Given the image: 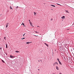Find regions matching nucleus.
<instances>
[{"label":"nucleus","mask_w":74,"mask_h":74,"mask_svg":"<svg viewBox=\"0 0 74 74\" xmlns=\"http://www.w3.org/2000/svg\"><path fill=\"white\" fill-rule=\"evenodd\" d=\"M56 64L58 65V63L57 62H55L53 64V66H55Z\"/></svg>","instance_id":"f257e3e1"},{"label":"nucleus","mask_w":74,"mask_h":74,"mask_svg":"<svg viewBox=\"0 0 74 74\" xmlns=\"http://www.w3.org/2000/svg\"><path fill=\"white\" fill-rule=\"evenodd\" d=\"M61 18L62 19H64L65 18V16H63V17H61Z\"/></svg>","instance_id":"f03ea898"},{"label":"nucleus","mask_w":74,"mask_h":74,"mask_svg":"<svg viewBox=\"0 0 74 74\" xmlns=\"http://www.w3.org/2000/svg\"><path fill=\"white\" fill-rule=\"evenodd\" d=\"M8 25H9V23H7L6 24V28L7 27H8Z\"/></svg>","instance_id":"7ed1b4c3"},{"label":"nucleus","mask_w":74,"mask_h":74,"mask_svg":"<svg viewBox=\"0 0 74 74\" xmlns=\"http://www.w3.org/2000/svg\"><path fill=\"white\" fill-rule=\"evenodd\" d=\"M65 11L66 13H69V11L68 10H65Z\"/></svg>","instance_id":"20e7f679"},{"label":"nucleus","mask_w":74,"mask_h":74,"mask_svg":"<svg viewBox=\"0 0 74 74\" xmlns=\"http://www.w3.org/2000/svg\"><path fill=\"white\" fill-rule=\"evenodd\" d=\"M50 5L51 6H52V7H55V5Z\"/></svg>","instance_id":"39448f33"},{"label":"nucleus","mask_w":74,"mask_h":74,"mask_svg":"<svg viewBox=\"0 0 74 74\" xmlns=\"http://www.w3.org/2000/svg\"><path fill=\"white\" fill-rule=\"evenodd\" d=\"M56 69H57L58 70H59V68H58V66H56Z\"/></svg>","instance_id":"423d86ee"},{"label":"nucleus","mask_w":74,"mask_h":74,"mask_svg":"<svg viewBox=\"0 0 74 74\" xmlns=\"http://www.w3.org/2000/svg\"><path fill=\"white\" fill-rule=\"evenodd\" d=\"M45 45H46V46H47V47H48L49 46H48V44H46V43H45Z\"/></svg>","instance_id":"0eeeda50"},{"label":"nucleus","mask_w":74,"mask_h":74,"mask_svg":"<svg viewBox=\"0 0 74 74\" xmlns=\"http://www.w3.org/2000/svg\"><path fill=\"white\" fill-rule=\"evenodd\" d=\"M30 26H32V27H34V26L33 25H32V24H30Z\"/></svg>","instance_id":"6e6552de"},{"label":"nucleus","mask_w":74,"mask_h":74,"mask_svg":"<svg viewBox=\"0 0 74 74\" xmlns=\"http://www.w3.org/2000/svg\"><path fill=\"white\" fill-rule=\"evenodd\" d=\"M10 58H13V56H12L11 55H10Z\"/></svg>","instance_id":"1a4fd4ad"},{"label":"nucleus","mask_w":74,"mask_h":74,"mask_svg":"<svg viewBox=\"0 0 74 74\" xmlns=\"http://www.w3.org/2000/svg\"><path fill=\"white\" fill-rule=\"evenodd\" d=\"M32 42H27L26 43V44H29V43H31Z\"/></svg>","instance_id":"9d476101"},{"label":"nucleus","mask_w":74,"mask_h":74,"mask_svg":"<svg viewBox=\"0 0 74 74\" xmlns=\"http://www.w3.org/2000/svg\"><path fill=\"white\" fill-rule=\"evenodd\" d=\"M10 9H11V10H12V8H11V6H10Z\"/></svg>","instance_id":"9b49d317"},{"label":"nucleus","mask_w":74,"mask_h":74,"mask_svg":"<svg viewBox=\"0 0 74 74\" xmlns=\"http://www.w3.org/2000/svg\"><path fill=\"white\" fill-rule=\"evenodd\" d=\"M6 48H8V47L7 46V44H6Z\"/></svg>","instance_id":"f8f14e48"},{"label":"nucleus","mask_w":74,"mask_h":74,"mask_svg":"<svg viewBox=\"0 0 74 74\" xmlns=\"http://www.w3.org/2000/svg\"><path fill=\"white\" fill-rule=\"evenodd\" d=\"M2 62H3V63L5 62H4V60H2Z\"/></svg>","instance_id":"ddd939ff"},{"label":"nucleus","mask_w":74,"mask_h":74,"mask_svg":"<svg viewBox=\"0 0 74 74\" xmlns=\"http://www.w3.org/2000/svg\"><path fill=\"white\" fill-rule=\"evenodd\" d=\"M16 52L18 53V52H19V51H16Z\"/></svg>","instance_id":"4468645a"},{"label":"nucleus","mask_w":74,"mask_h":74,"mask_svg":"<svg viewBox=\"0 0 74 74\" xmlns=\"http://www.w3.org/2000/svg\"><path fill=\"white\" fill-rule=\"evenodd\" d=\"M58 62H59L60 64H61V65H62V64H61V62H60V61H58Z\"/></svg>","instance_id":"2eb2a0df"},{"label":"nucleus","mask_w":74,"mask_h":74,"mask_svg":"<svg viewBox=\"0 0 74 74\" xmlns=\"http://www.w3.org/2000/svg\"><path fill=\"white\" fill-rule=\"evenodd\" d=\"M34 14L35 15H36V13L34 12Z\"/></svg>","instance_id":"dca6fc26"},{"label":"nucleus","mask_w":74,"mask_h":74,"mask_svg":"<svg viewBox=\"0 0 74 74\" xmlns=\"http://www.w3.org/2000/svg\"><path fill=\"white\" fill-rule=\"evenodd\" d=\"M29 23L30 25H31V24H32V22H31V21L29 22Z\"/></svg>","instance_id":"f3484780"},{"label":"nucleus","mask_w":74,"mask_h":74,"mask_svg":"<svg viewBox=\"0 0 74 74\" xmlns=\"http://www.w3.org/2000/svg\"><path fill=\"white\" fill-rule=\"evenodd\" d=\"M57 60L58 61V62L60 61H59V59L58 58L57 59Z\"/></svg>","instance_id":"a211bd4d"},{"label":"nucleus","mask_w":74,"mask_h":74,"mask_svg":"<svg viewBox=\"0 0 74 74\" xmlns=\"http://www.w3.org/2000/svg\"><path fill=\"white\" fill-rule=\"evenodd\" d=\"M57 4L58 5H60V4H59L58 3H57Z\"/></svg>","instance_id":"6ab92c4d"},{"label":"nucleus","mask_w":74,"mask_h":74,"mask_svg":"<svg viewBox=\"0 0 74 74\" xmlns=\"http://www.w3.org/2000/svg\"><path fill=\"white\" fill-rule=\"evenodd\" d=\"M25 38H21V40H23V39H25Z\"/></svg>","instance_id":"aec40b11"},{"label":"nucleus","mask_w":74,"mask_h":74,"mask_svg":"<svg viewBox=\"0 0 74 74\" xmlns=\"http://www.w3.org/2000/svg\"><path fill=\"white\" fill-rule=\"evenodd\" d=\"M6 38V37H4V39H5Z\"/></svg>","instance_id":"412c9836"},{"label":"nucleus","mask_w":74,"mask_h":74,"mask_svg":"<svg viewBox=\"0 0 74 74\" xmlns=\"http://www.w3.org/2000/svg\"><path fill=\"white\" fill-rule=\"evenodd\" d=\"M34 36H36V37H37V36H36L35 35H34Z\"/></svg>","instance_id":"4be33fe9"},{"label":"nucleus","mask_w":74,"mask_h":74,"mask_svg":"<svg viewBox=\"0 0 74 74\" xmlns=\"http://www.w3.org/2000/svg\"><path fill=\"white\" fill-rule=\"evenodd\" d=\"M29 22H31L30 20H29Z\"/></svg>","instance_id":"5701e85b"},{"label":"nucleus","mask_w":74,"mask_h":74,"mask_svg":"<svg viewBox=\"0 0 74 74\" xmlns=\"http://www.w3.org/2000/svg\"><path fill=\"white\" fill-rule=\"evenodd\" d=\"M37 27H39V26H38Z\"/></svg>","instance_id":"b1692460"},{"label":"nucleus","mask_w":74,"mask_h":74,"mask_svg":"<svg viewBox=\"0 0 74 74\" xmlns=\"http://www.w3.org/2000/svg\"><path fill=\"white\" fill-rule=\"evenodd\" d=\"M69 29H67V30H69Z\"/></svg>","instance_id":"393cba45"},{"label":"nucleus","mask_w":74,"mask_h":74,"mask_svg":"<svg viewBox=\"0 0 74 74\" xmlns=\"http://www.w3.org/2000/svg\"><path fill=\"white\" fill-rule=\"evenodd\" d=\"M23 25H24V23H23Z\"/></svg>","instance_id":"a878e982"},{"label":"nucleus","mask_w":74,"mask_h":74,"mask_svg":"<svg viewBox=\"0 0 74 74\" xmlns=\"http://www.w3.org/2000/svg\"><path fill=\"white\" fill-rule=\"evenodd\" d=\"M25 34L23 35V36H25Z\"/></svg>","instance_id":"bb28decb"},{"label":"nucleus","mask_w":74,"mask_h":74,"mask_svg":"<svg viewBox=\"0 0 74 74\" xmlns=\"http://www.w3.org/2000/svg\"><path fill=\"white\" fill-rule=\"evenodd\" d=\"M17 8H18V6H17V7H16Z\"/></svg>","instance_id":"cd10ccee"},{"label":"nucleus","mask_w":74,"mask_h":74,"mask_svg":"<svg viewBox=\"0 0 74 74\" xmlns=\"http://www.w3.org/2000/svg\"><path fill=\"white\" fill-rule=\"evenodd\" d=\"M0 49H1V47H0Z\"/></svg>","instance_id":"c85d7f7f"},{"label":"nucleus","mask_w":74,"mask_h":74,"mask_svg":"<svg viewBox=\"0 0 74 74\" xmlns=\"http://www.w3.org/2000/svg\"><path fill=\"white\" fill-rule=\"evenodd\" d=\"M2 15V14H0V16H1V15Z\"/></svg>","instance_id":"c756f323"},{"label":"nucleus","mask_w":74,"mask_h":74,"mask_svg":"<svg viewBox=\"0 0 74 74\" xmlns=\"http://www.w3.org/2000/svg\"><path fill=\"white\" fill-rule=\"evenodd\" d=\"M59 74H62V73H59Z\"/></svg>","instance_id":"7c9ffc66"},{"label":"nucleus","mask_w":74,"mask_h":74,"mask_svg":"<svg viewBox=\"0 0 74 74\" xmlns=\"http://www.w3.org/2000/svg\"><path fill=\"white\" fill-rule=\"evenodd\" d=\"M51 10H53V9H52Z\"/></svg>","instance_id":"2f4dec72"},{"label":"nucleus","mask_w":74,"mask_h":74,"mask_svg":"<svg viewBox=\"0 0 74 74\" xmlns=\"http://www.w3.org/2000/svg\"><path fill=\"white\" fill-rule=\"evenodd\" d=\"M36 32V33H38L37 32Z\"/></svg>","instance_id":"473e14b6"},{"label":"nucleus","mask_w":74,"mask_h":74,"mask_svg":"<svg viewBox=\"0 0 74 74\" xmlns=\"http://www.w3.org/2000/svg\"><path fill=\"white\" fill-rule=\"evenodd\" d=\"M38 62H40V60H39L38 61Z\"/></svg>","instance_id":"72a5a7b5"},{"label":"nucleus","mask_w":74,"mask_h":74,"mask_svg":"<svg viewBox=\"0 0 74 74\" xmlns=\"http://www.w3.org/2000/svg\"><path fill=\"white\" fill-rule=\"evenodd\" d=\"M15 57H13V58H15Z\"/></svg>","instance_id":"f704fd0d"},{"label":"nucleus","mask_w":74,"mask_h":74,"mask_svg":"<svg viewBox=\"0 0 74 74\" xmlns=\"http://www.w3.org/2000/svg\"><path fill=\"white\" fill-rule=\"evenodd\" d=\"M51 20H52V18L51 19Z\"/></svg>","instance_id":"c9c22d12"},{"label":"nucleus","mask_w":74,"mask_h":74,"mask_svg":"<svg viewBox=\"0 0 74 74\" xmlns=\"http://www.w3.org/2000/svg\"><path fill=\"white\" fill-rule=\"evenodd\" d=\"M38 70H39V69H38Z\"/></svg>","instance_id":"e433bc0d"},{"label":"nucleus","mask_w":74,"mask_h":74,"mask_svg":"<svg viewBox=\"0 0 74 74\" xmlns=\"http://www.w3.org/2000/svg\"><path fill=\"white\" fill-rule=\"evenodd\" d=\"M21 25H22V24Z\"/></svg>","instance_id":"4c0bfd02"},{"label":"nucleus","mask_w":74,"mask_h":74,"mask_svg":"<svg viewBox=\"0 0 74 74\" xmlns=\"http://www.w3.org/2000/svg\"><path fill=\"white\" fill-rule=\"evenodd\" d=\"M40 61H41V60H40Z\"/></svg>","instance_id":"58836bf2"},{"label":"nucleus","mask_w":74,"mask_h":74,"mask_svg":"<svg viewBox=\"0 0 74 74\" xmlns=\"http://www.w3.org/2000/svg\"><path fill=\"white\" fill-rule=\"evenodd\" d=\"M1 39H0V40Z\"/></svg>","instance_id":"ea45409f"}]
</instances>
